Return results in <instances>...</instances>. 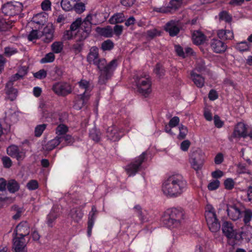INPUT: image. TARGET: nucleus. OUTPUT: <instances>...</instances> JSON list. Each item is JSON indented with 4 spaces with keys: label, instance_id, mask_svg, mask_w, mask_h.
I'll use <instances>...</instances> for the list:
<instances>
[{
    "label": "nucleus",
    "instance_id": "69168bd1",
    "mask_svg": "<svg viewBox=\"0 0 252 252\" xmlns=\"http://www.w3.org/2000/svg\"><path fill=\"white\" fill-rule=\"evenodd\" d=\"M123 31V26L122 25H116L113 29V33L116 36H119L122 34Z\"/></svg>",
    "mask_w": 252,
    "mask_h": 252
},
{
    "label": "nucleus",
    "instance_id": "f257e3e1",
    "mask_svg": "<svg viewBox=\"0 0 252 252\" xmlns=\"http://www.w3.org/2000/svg\"><path fill=\"white\" fill-rule=\"evenodd\" d=\"M89 63L96 65L99 71L98 83L100 85L105 84L114 74V72L118 66V60L114 59L109 63L104 58H99L98 48L96 46L91 48L87 57Z\"/></svg>",
    "mask_w": 252,
    "mask_h": 252
},
{
    "label": "nucleus",
    "instance_id": "4c0bfd02",
    "mask_svg": "<svg viewBox=\"0 0 252 252\" xmlns=\"http://www.w3.org/2000/svg\"><path fill=\"white\" fill-rule=\"evenodd\" d=\"M63 43L62 42H54L51 45L52 50L56 54L60 53L63 49Z\"/></svg>",
    "mask_w": 252,
    "mask_h": 252
},
{
    "label": "nucleus",
    "instance_id": "c756f323",
    "mask_svg": "<svg viewBox=\"0 0 252 252\" xmlns=\"http://www.w3.org/2000/svg\"><path fill=\"white\" fill-rule=\"evenodd\" d=\"M70 216L75 222H78L82 219L83 216V213L80 209H73L70 211Z\"/></svg>",
    "mask_w": 252,
    "mask_h": 252
},
{
    "label": "nucleus",
    "instance_id": "0eeeda50",
    "mask_svg": "<svg viewBox=\"0 0 252 252\" xmlns=\"http://www.w3.org/2000/svg\"><path fill=\"white\" fill-rule=\"evenodd\" d=\"M205 216L210 230L213 233L219 231L220 225L217 218L214 208L211 206L210 210L205 212Z\"/></svg>",
    "mask_w": 252,
    "mask_h": 252
},
{
    "label": "nucleus",
    "instance_id": "5fc2aeb1",
    "mask_svg": "<svg viewBox=\"0 0 252 252\" xmlns=\"http://www.w3.org/2000/svg\"><path fill=\"white\" fill-rule=\"evenodd\" d=\"M73 9L76 13L81 14L85 10V6L84 3L82 2L77 3L76 1V4L73 6Z\"/></svg>",
    "mask_w": 252,
    "mask_h": 252
},
{
    "label": "nucleus",
    "instance_id": "393cba45",
    "mask_svg": "<svg viewBox=\"0 0 252 252\" xmlns=\"http://www.w3.org/2000/svg\"><path fill=\"white\" fill-rule=\"evenodd\" d=\"M192 39L194 44L200 45L205 42L206 36L202 32L196 31L192 34Z\"/></svg>",
    "mask_w": 252,
    "mask_h": 252
},
{
    "label": "nucleus",
    "instance_id": "bf43d9fd",
    "mask_svg": "<svg viewBox=\"0 0 252 252\" xmlns=\"http://www.w3.org/2000/svg\"><path fill=\"white\" fill-rule=\"evenodd\" d=\"M147 37L150 39H153L156 36L160 35V32H158L157 29H154L150 30H148L146 32Z\"/></svg>",
    "mask_w": 252,
    "mask_h": 252
},
{
    "label": "nucleus",
    "instance_id": "6ab92c4d",
    "mask_svg": "<svg viewBox=\"0 0 252 252\" xmlns=\"http://www.w3.org/2000/svg\"><path fill=\"white\" fill-rule=\"evenodd\" d=\"M90 94H87L84 92L82 94L78 95L75 101L73 107L77 110H80L90 98Z\"/></svg>",
    "mask_w": 252,
    "mask_h": 252
},
{
    "label": "nucleus",
    "instance_id": "4d7b16f0",
    "mask_svg": "<svg viewBox=\"0 0 252 252\" xmlns=\"http://www.w3.org/2000/svg\"><path fill=\"white\" fill-rule=\"evenodd\" d=\"M220 185V182L218 180H214L208 185V189L209 190H214L217 189Z\"/></svg>",
    "mask_w": 252,
    "mask_h": 252
},
{
    "label": "nucleus",
    "instance_id": "a18cd8bd",
    "mask_svg": "<svg viewBox=\"0 0 252 252\" xmlns=\"http://www.w3.org/2000/svg\"><path fill=\"white\" fill-rule=\"evenodd\" d=\"M249 45L247 42L242 41L238 43L236 45V49L240 52H245L249 50Z\"/></svg>",
    "mask_w": 252,
    "mask_h": 252
},
{
    "label": "nucleus",
    "instance_id": "a878e982",
    "mask_svg": "<svg viewBox=\"0 0 252 252\" xmlns=\"http://www.w3.org/2000/svg\"><path fill=\"white\" fill-rule=\"evenodd\" d=\"M13 85V84H11V86H8V83H6L5 88V93L11 101H13L16 98L18 94L17 90L14 88Z\"/></svg>",
    "mask_w": 252,
    "mask_h": 252
},
{
    "label": "nucleus",
    "instance_id": "37998d69",
    "mask_svg": "<svg viewBox=\"0 0 252 252\" xmlns=\"http://www.w3.org/2000/svg\"><path fill=\"white\" fill-rule=\"evenodd\" d=\"M56 131L57 136H63L67 132L68 127L64 125H60L57 127Z\"/></svg>",
    "mask_w": 252,
    "mask_h": 252
},
{
    "label": "nucleus",
    "instance_id": "603ef678",
    "mask_svg": "<svg viewBox=\"0 0 252 252\" xmlns=\"http://www.w3.org/2000/svg\"><path fill=\"white\" fill-rule=\"evenodd\" d=\"M252 218V211L250 209H246L244 211L243 221L245 224L249 223Z\"/></svg>",
    "mask_w": 252,
    "mask_h": 252
},
{
    "label": "nucleus",
    "instance_id": "09e8293b",
    "mask_svg": "<svg viewBox=\"0 0 252 252\" xmlns=\"http://www.w3.org/2000/svg\"><path fill=\"white\" fill-rule=\"evenodd\" d=\"M137 91L140 94L146 97L152 91L151 84H150L149 87H146V85L143 86L142 87L137 89Z\"/></svg>",
    "mask_w": 252,
    "mask_h": 252
},
{
    "label": "nucleus",
    "instance_id": "f704fd0d",
    "mask_svg": "<svg viewBox=\"0 0 252 252\" xmlns=\"http://www.w3.org/2000/svg\"><path fill=\"white\" fill-rule=\"evenodd\" d=\"M81 25V18H77L75 21H74L70 25V29L72 31H75L78 30L77 36L80 37V34H79V31Z\"/></svg>",
    "mask_w": 252,
    "mask_h": 252
},
{
    "label": "nucleus",
    "instance_id": "9b49d317",
    "mask_svg": "<svg viewBox=\"0 0 252 252\" xmlns=\"http://www.w3.org/2000/svg\"><path fill=\"white\" fill-rule=\"evenodd\" d=\"M183 24L179 20H171L164 26V29L172 37L177 35L182 29Z\"/></svg>",
    "mask_w": 252,
    "mask_h": 252
},
{
    "label": "nucleus",
    "instance_id": "de8ad7c7",
    "mask_svg": "<svg viewBox=\"0 0 252 252\" xmlns=\"http://www.w3.org/2000/svg\"><path fill=\"white\" fill-rule=\"evenodd\" d=\"M47 125L46 124H42L37 126L34 130V135L36 137H40L43 131L46 128Z\"/></svg>",
    "mask_w": 252,
    "mask_h": 252
},
{
    "label": "nucleus",
    "instance_id": "c85d7f7f",
    "mask_svg": "<svg viewBox=\"0 0 252 252\" xmlns=\"http://www.w3.org/2000/svg\"><path fill=\"white\" fill-rule=\"evenodd\" d=\"M125 20V17L123 13H117L110 18L109 22L111 24H117L123 23Z\"/></svg>",
    "mask_w": 252,
    "mask_h": 252
},
{
    "label": "nucleus",
    "instance_id": "bb28decb",
    "mask_svg": "<svg viewBox=\"0 0 252 252\" xmlns=\"http://www.w3.org/2000/svg\"><path fill=\"white\" fill-rule=\"evenodd\" d=\"M96 32L101 35L105 37H111L113 36V29L110 26L104 28L97 27Z\"/></svg>",
    "mask_w": 252,
    "mask_h": 252
},
{
    "label": "nucleus",
    "instance_id": "ddd939ff",
    "mask_svg": "<svg viewBox=\"0 0 252 252\" xmlns=\"http://www.w3.org/2000/svg\"><path fill=\"white\" fill-rule=\"evenodd\" d=\"M247 126L243 123L239 122L235 126L234 131L231 136L229 137L230 141H233V138L243 137L244 138L247 137Z\"/></svg>",
    "mask_w": 252,
    "mask_h": 252
},
{
    "label": "nucleus",
    "instance_id": "c03bdc74",
    "mask_svg": "<svg viewBox=\"0 0 252 252\" xmlns=\"http://www.w3.org/2000/svg\"><path fill=\"white\" fill-rule=\"evenodd\" d=\"M55 59V56L54 53L50 52L46 54L45 57L41 59L40 63H52L54 62Z\"/></svg>",
    "mask_w": 252,
    "mask_h": 252
},
{
    "label": "nucleus",
    "instance_id": "4468645a",
    "mask_svg": "<svg viewBox=\"0 0 252 252\" xmlns=\"http://www.w3.org/2000/svg\"><path fill=\"white\" fill-rule=\"evenodd\" d=\"M123 129H120L115 126H112L108 127L106 130V136L108 139L115 142L119 140L123 136Z\"/></svg>",
    "mask_w": 252,
    "mask_h": 252
},
{
    "label": "nucleus",
    "instance_id": "dca6fc26",
    "mask_svg": "<svg viewBox=\"0 0 252 252\" xmlns=\"http://www.w3.org/2000/svg\"><path fill=\"white\" fill-rule=\"evenodd\" d=\"M226 211L229 218L233 220H238L242 215V212L237 204L227 205Z\"/></svg>",
    "mask_w": 252,
    "mask_h": 252
},
{
    "label": "nucleus",
    "instance_id": "49530a36",
    "mask_svg": "<svg viewBox=\"0 0 252 252\" xmlns=\"http://www.w3.org/2000/svg\"><path fill=\"white\" fill-rule=\"evenodd\" d=\"M18 52V50L15 48L7 46L4 49V55L7 57H10Z\"/></svg>",
    "mask_w": 252,
    "mask_h": 252
},
{
    "label": "nucleus",
    "instance_id": "338daca9",
    "mask_svg": "<svg viewBox=\"0 0 252 252\" xmlns=\"http://www.w3.org/2000/svg\"><path fill=\"white\" fill-rule=\"evenodd\" d=\"M214 124H215V126L217 127V128H220L223 125H224V123L223 121H222L220 119V117L217 115H215L214 116Z\"/></svg>",
    "mask_w": 252,
    "mask_h": 252
},
{
    "label": "nucleus",
    "instance_id": "a211bd4d",
    "mask_svg": "<svg viewBox=\"0 0 252 252\" xmlns=\"http://www.w3.org/2000/svg\"><path fill=\"white\" fill-rule=\"evenodd\" d=\"M98 213L97 209L95 206L92 207L91 212L89 214L88 227H87V234L89 237H90L92 234V230L94 224V220L96 219V215Z\"/></svg>",
    "mask_w": 252,
    "mask_h": 252
},
{
    "label": "nucleus",
    "instance_id": "c9c22d12",
    "mask_svg": "<svg viewBox=\"0 0 252 252\" xmlns=\"http://www.w3.org/2000/svg\"><path fill=\"white\" fill-rule=\"evenodd\" d=\"M114 46V43L110 39H107L101 43V49L103 51H110L112 50Z\"/></svg>",
    "mask_w": 252,
    "mask_h": 252
},
{
    "label": "nucleus",
    "instance_id": "79ce46f5",
    "mask_svg": "<svg viewBox=\"0 0 252 252\" xmlns=\"http://www.w3.org/2000/svg\"><path fill=\"white\" fill-rule=\"evenodd\" d=\"M134 209L136 212L138 217L142 223L148 221V219L143 214L142 211L141 207L140 205H137L135 206Z\"/></svg>",
    "mask_w": 252,
    "mask_h": 252
},
{
    "label": "nucleus",
    "instance_id": "423d86ee",
    "mask_svg": "<svg viewBox=\"0 0 252 252\" xmlns=\"http://www.w3.org/2000/svg\"><path fill=\"white\" fill-rule=\"evenodd\" d=\"M96 17V14H89L83 21H81V25L79 31V34H80V37L78 39L79 41L85 40L89 36L91 32L92 25L96 24L94 22V19Z\"/></svg>",
    "mask_w": 252,
    "mask_h": 252
},
{
    "label": "nucleus",
    "instance_id": "774afa93",
    "mask_svg": "<svg viewBox=\"0 0 252 252\" xmlns=\"http://www.w3.org/2000/svg\"><path fill=\"white\" fill-rule=\"evenodd\" d=\"M51 2L50 0H44L41 4V6L44 11H48L51 9Z\"/></svg>",
    "mask_w": 252,
    "mask_h": 252
},
{
    "label": "nucleus",
    "instance_id": "20e7f679",
    "mask_svg": "<svg viewBox=\"0 0 252 252\" xmlns=\"http://www.w3.org/2000/svg\"><path fill=\"white\" fill-rule=\"evenodd\" d=\"M222 231L223 234L228 239L229 245L234 246L237 243L236 241H240L243 239L242 232H237L233 229L231 222L225 221L222 224Z\"/></svg>",
    "mask_w": 252,
    "mask_h": 252
},
{
    "label": "nucleus",
    "instance_id": "cd10ccee",
    "mask_svg": "<svg viewBox=\"0 0 252 252\" xmlns=\"http://www.w3.org/2000/svg\"><path fill=\"white\" fill-rule=\"evenodd\" d=\"M6 187L10 193H14L19 190L20 185L15 180L11 179L6 183Z\"/></svg>",
    "mask_w": 252,
    "mask_h": 252
},
{
    "label": "nucleus",
    "instance_id": "9d476101",
    "mask_svg": "<svg viewBox=\"0 0 252 252\" xmlns=\"http://www.w3.org/2000/svg\"><path fill=\"white\" fill-rule=\"evenodd\" d=\"M205 155L200 151L193 152L190 157V163L192 167L197 171L201 169L204 162Z\"/></svg>",
    "mask_w": 252,
    "mask_h": 252
},
{
    "label": "nucleus",
    "instance_id": "72a5a7b5",
    "mask_svg": "<svg viewBox=\"0 0 252 252\" xmlns=\"http://www.w3.org/2000/svg\"><path fill=\"white\" fill-rule=\"evenodd\" d=\"M100 136L101 132L96 128H93L90 131L89 136L94 141L98 142L100 140Z\"/></svg>",
    "mask_w": 252,
    "mask_h": 252
},
{
    "label": "nucleus",
    "instance_id": "0e129e2a",
    "mask_svg": "<svg viewBox=\"0 0 252 252\" xmlns=\"http://www.w3.org/2000/svg\"><path fill=\"white\" fill-rule=\"evenodd\" d=\"M25 152L23 150L19 149L13 158H16L18 161H21L25 158Z\"/></svg>",
    "mask_w": 252,
    "mask_h": 252
},
{
    "label": "nucleus",
    "instance_id": "412c9836",
    "mask_svg": "<svg viewBox=\"0 0 252 252\" xmlns=\"http://www.w3.org/2000/svg\"><path fill=\"white\" fill-rule=\"evenodd\" d=\"M137 88H140L143 86L146 85V87H149L150 84H151L150 80L148 77H146V75H137L134 77Z\"/></svg>",
    "mask_w": 252,
    "mask_h": 252
},
{
    "label": "nucleus",
    "instance_id": "052dcab7",
    "mask_svg": "<svg viewBox=\"0 0 252 252\" xmlns=\"http://www.w3.org/2000/svg\"><path fill=\"white\" fill-rule=\"evenodd\" d=\"M174 48L175 52L178 56L182 57L183 58L186 57L183 48L180 45H175Z\"/></svg>",
    "mask_w": 252,
    "mask_h": 252
},
{
    "label": "nucleus",
    "instance_id": "473e14b6",
    "mask_svg": "<svg viewBox=\"0 0 252 252\" xmlns=\"http://www.w3.org/2000/svg\"><path fill=\"white\" fill-rule=\"evenodd\" d=\"M219 17L220 21H224L228 23H230L232 20L231 15L226 11H222L220 12Z\"/></svg>",
    "mask_w": 252,
    "mask_h": 252
},
{
    "label": "nucleus",
    "instance_id": "6e6552de",
    "mask_svg": "<svg viewBox=\"0 0 252 252\" xmlns=\"http://www.w3.org/2000/svg\"><path fill=\"white\" fill-rule=\"evenodd\" d=\"M23 4L18 1L7 2L1 8L2 13L6 16H14L20 14L23 10Z\"/></svg>",
    "mask_w": 252,
    "mask_h": 252
},
{
    "label": "nucleus",
    "instance_id": "f03ea898",
    "mask_svg": "<svg viewBox=\"0 0 252 252\" xmlns=\"http://www.w3.org/2000/svg\"><path fill=\"white\" fill-rule=\"evenodd\" d=\"M187 182L180 174L169 176L163 183L162 189L164 194L170 197L177 196L184 191Z\"/></svg>",
    "mask_w": 252,
    "mask_h": 252
},
{
    "label": "nucleus",
    "instance_id": "6e6d98bb",
    "mask_svg": "<svg viewBox=\"0 0 252 252\" xmlns=\"http://www.w3.org/2000/svg\"><path fill=\"white\" fill-rule=\"evenodd\" d=\"M234 185L235 183L231 178H227L224 182L225 188L228 190L232 189L234 188Z\"/></svg>",
    "mask_w": 252,
    "mask_h": 252
},
{
    "label": "nucleus",
    "instance_id": "3c124183",
    "mask_svg": "<svg viewBox=\"0 0 252 252\" xmlns=\"http://www.w3.org/2000/svg\"><path fill=\"white\" fill-rule=\"evenodd\" d=\"M19 150L18 146L16 145H11L9 146L6 150L7 154L10 156L11 157L13 158L16 153L18 152V150Z\"/></svg>",
    "mask_w": 252,
    "mask_h": 252
},
{
    "label": "nucleus",
    "instance_id": "f3484780",
    "mask_svg": "<svg viewBox=\"0 0 252 252\" xmlns=\"http://www.w3.org/2000/svg\"><path fill=\"white\" fill-rule=\"evenodd\" d=\"M27 243L24 237L17 236L13 238V248L15 252H27L26 248Z\"/></svg>",
    "mask_w": 252,
    "mask_h": 252
},
{
    "label": "nucleus",
    "instance_id": "e2e57ef3",
    "mask_svg": "<svg viewBox=\"0 0 252 252\" xmlns=\"http://www.w3.org/2000/svg\"><path fill=\"white\" fill-rule=\"evenodd\" d=\"M78 84H79V87L81 88H82V89H84L85 90V91L86 94H89L88 92H87V91L88 90V88L90 86V83L89 81L86 80H83V79H82L80 80V81H79L78 82Z\"/></svg>",
    "mask_w": 252,
    "mask_h": 252
},
{
    "label": "nucleus",
    "instance_id": "2f4dec72",
    "mask_svg": "<svg viewBox=\"0 0 252 252\" xmlns=\"http://www.w3.org/2000/svg\"><path fill=\"white\" fill-rule=\"evenodd\" d=\"M59 215L54 210H52L50 213L47 216V223L49 227H52L53 223L55 220L59 217Z\"/></svg>",
    "mask_w": 252,
    "mask_h": 252
},
{
    "label": "nucleus",
    "instance_id": "39448f33",
    "mask_svg": "<svg viewBox=\"0 0 252 252\" xmlns=\"http://www.w3.org/2000/svg\"><path fill=\"white\" fill-rule=\"evenodd\" d=\"M54 29L52 25H47L44 28L41 32V34H39L38 30H32L28 36L29 41H32L34 39L42 37V40L45 43H50L53 39Z\"/></svg>",
    "mask_w": 252,
    "mask_h": 252
},
{
    "label": "nucleus",
    "instance_id": "680f3d73",
    "mask_svg": "<svg viewBox=\"0 0 252 252\" xmlns=\"http://www.w3.org/2000/svg\"><path fill=\"white\" fill-rule=\"evenodd\" d=\"M47 76L46 71L44 69H40L33 74V76L37 79H42L45 78Z\"/></svg>",
    "mask_w": 252,
    "mask_h": 252
},
{
    "label": "nucleus",
    "instance_id": "7c9ffc66",
    "mask_svg": "<svg viewBox=\"0 0 252 252\" xmlns=\"http://www.w3.org/2000/svg\"><path fill=\"white\" fill-rule=\"evenodd\" d=\"M76 0H62L61 3L63 10L69 11L73 9V6L76 4Z\"/></svg>",
    "mask_w": 252,
    "mask_h": 252
},
{
    "label": "nucleus",
    "instance_id": "7ed1b4c3",
    "mask_svg": "<svg viewBox=\"0 0 252 252\" xmlns=\"http://www.w3.org/2000/svg\"><path fill=\"white\" fill-rule=\"evenodd\" d=\"M185 219V214L183 210L172 208L165 211L162 217V221L165 226L172 229L180 226Z\"/></svg>",
    "mask_w": 252,
    "mask_h": 252
},
{
    "label": "nucleus",
    "instance_id": "2eb2a0df",
    "mask_svg": "<svg viewBox=\"0 0 252 252\" xmlns=\"http://www.w3.org/2000/svg\"><path fill=\"white\" fill-rule=\"evenodd\" d=\"M210 46L212 50L216 53H223L227 49V46L224 42L220 39L214 38L210 41Z\"/></svg>",
    "mask_w": 252,
    "mask_h": 252
},
{
    "label": "nucleus",
    "instance_id": "f8f14e48",
    "mask_svg": "<svg viewBox=\"0 0 252 252\" xmlns=\"http://www.w3.org/2000/svg\"><path fill=\"white\" fill-rule=\"evenodd\" d=\"M52 90L58 95L65 96L72 92L71 85L66 82H58L52 87Z\"/></svg>",
    "mask_w": 252,
    "mask_h": 252
},
{
    "label": "nucleus",
    "instance_id": "58836bf2",
    "mask_svg": "<svg viewBox=\"0 0 252 252\" xmlns=\"http://www.w3.org/2000/svg\"><path fill=\"white\" fill-rule=\"evenodd\" d=\"M195 70H196L197 72L200 73H207L208 72L205 63L203 61H200L197 62Z\"/></svg>",
    "mask_w": 252,
    "mask_h": 252
},
{
    "label": "nucleus",
    "instance_id": "13d9d810",
    "mask_svg": "<svg viewBox=\"0 0 252 252\" xmlns=\"http://www.w3.org/2000/svg\"><path fill=\"white\" fill-rule=\"evenodd\" d=\"M2 161L3 167L6 168H9L12 164V162L8 157L4 156L2 158Z\"/></svg>",
    "mask_w": 252,
    "mask_h": 252
},
{
    "label": "nucleus",
    "instance_id": "864d4df0",
    "mask_svg": "<svg viewBox=\"0 0 252 252\" xmlns=\"http://www.w3.org/2000/svg\"><path fill=\"white\" fill-rule=\"evenodd\" d=\"M26 187L29 190H35L38 188V182L35 180H31L27 184Z\"/></svg>",
    "mask_w": 252,
    "mask_h": 252
},
{
    "label": "nucleus",
    "instance_id": "5701e85b",
    "mask_svg": "<svg viewBox=\"0 0 252 252\" xmlns=\"http://www.w3.org/2000/svg\"><path fill=\"white\" fill-rule=\"evenodd\" d=\"M61 137L57 136L54 139L48 141L43 147V149L47 151H51L58 146L61 142Z\"/></svg>",
    "mask_w": 252,
    "mask_h": 252
},
{
    "label": "nucleus",
    "instance_id": "1a4fd4ad",
    "mask_svg": "<svg viewBox=\"0 0 252 252\" xmlns=\"http://www.w3.org/2000/svg\"><path fill=\"white\" fill-rule=\"evenodd\" d=\"M146 152H143L139 157L135 158L134 160L128 164L126 169L129 176L135 175L140 169L141 164L146 159Z\"/></svg>",
    "mask_w": 252,
    "mask_h": 252
},
{
    "label": "nucleus",
    "instance_id": "b1692460",
    "mask_svg": "<svg viewBox=\"0 0 252 252\" xmlns=\"http://www.w3.org/2000/svg\"><path fill=\"white\" fill-rule=\"evenodd\" d=\"M190 76L193 83L198 88H201L204 86L205 79L201 75L192 71L190 73Z\"/></svg>",
    "mask_w": 252,
    "mask_h": 252
},
{
    "label": "nucleus",
    "instance_id": "ea45409f",
    "mask_svg": "<svg viewBox=\"0 0 252 252\" xmlns=\"http://www.w3.org/2000/svg\"><path fill=\"white\" fill-rule=\"evenodd\" d=\"M154 72L159 77H162L165 75V70L164 67L159 63L156 64Z\"/></svg>",
    "mask_w": 252,
    "mask_h": 252
},
{
    "label": "nucleus",
    "instance_id": "a19ab883",
    "mask_svg": "<svg viewBox=\"0 0 252 252\" xmlns=\"http://www.w3.org/2000/svg\"><path fill=\"white\" fill-rule=\"evenodd\" d=\"M182 3V2L178 1V0H171L167 7H169V9L171 10L170 13H172L173 10L175 11L179 9L181 6Z\"/></svg>",
    "mask_w": 252,
    "mask_h": 252
},
{
    "label": "nucleus",
    "instance_id": "8fccbe9b",
    "mask_svg": "<svg viewBox=\"0 0 252 252\" xmlns=\"http://www.w3.org/2000/svg\"><path fill=\"white\" fill-rule=\"evenodd\" d=\"M180 133L178 135V138L179 139H183L185 138L188 132V129L187 126L181 125L179 126Z\"/></svg>",
    "mask_w": 252,
    "mask_h": 252
},
{
    "label": "nucleus",
    "instance_id": "e433bc0d",
    "mask_svg": "<svg viewBox=\"0 0 252 252\" xmlns=\"http://www.w3.org/2000/svg\"><path fill=\"white\" fill-rule=\"evenodd\" d=\"M10 21H6L5 19H0V31H6L10 30L12 26Z\"/></svg>",
    "mask_w": 252,
    "mask_h": 252
},
{
    "label": "nucleus",
    "instance_id": "4be33fe9",
    "mask_svg": "<svg viewBox=\"0 0 252 252\" xmlns=\"http://www.w3.org/2000/svg\"><path fill=\"white\" fill-rule=\"evenodd\" d=\"M217 35L221 40H231L234 38L233 32L229 30H219L217 31Z\"/></svg>",
    "mask_w": 252,
    "mask_h": 252
},
{
    "label": "nucleus",
    "instance_id": "aec40b11",
    "mask_svg": "<svg viewBox=\"0 0 252 252\" xmlns=\"http://www.w3.org/2000/svg\"><path fill=\"white\" fill-rule=\"evenodd\" d=\"M15 232L17 236L25 237L28 235L30 232L29 223L27 221L21 222L16 226Z\"/></svg>",
    "mask_w": 252,
    "mask_h": 252
}]
</instances>
